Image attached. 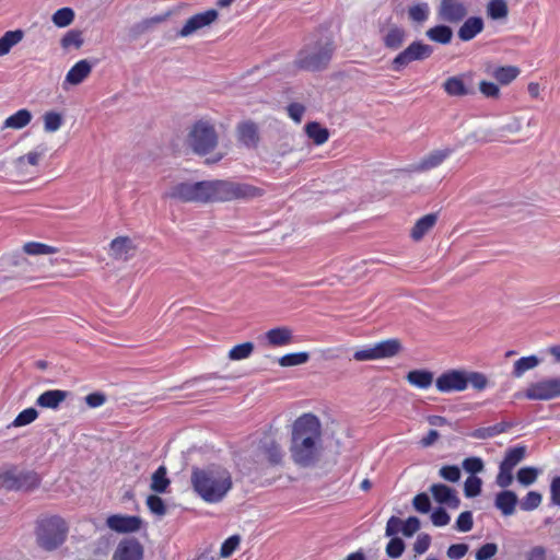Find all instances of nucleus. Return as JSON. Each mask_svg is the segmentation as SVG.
<instances>
[{"label": "nucleus", "instance_id": "nucleus-1", "mask_svg": "<svg viewBox=\"0 0 560 560\" xmlns=\"http://www.w3.org/2000/svg\"><path fill=\"white\" fill-rule=\"evenodd\" d=\"M320 436L322 425L315 415L303 413L293 422L289 451L295 465L316 466L320 459Z\"/></svg>", "mask_w": 560, "mask_h": 560}, {"label": "nucleus", "instance_id": "nucleus-2", "mask_svg": "<svg viewBox=\"0 0 560 560\" xmlns=\"http://www.w3.org/2000/svg\"><path fill=\"white\" fill-rule=\"evenodd\" d=\"M190 482L194 491L208 503L221 502L233 486L231 474L220 466L192 467Z\"/></svg>", "mask_w": 560, "mask_h": 560}, {"label": "nucleus", "instance_id": "nucleus-3", "mask_svg": "<svg viewBox=\"0 0 560 560\" xmlns=\"http://www.w3.org/2000/svg\"><path fill=\"white\" fill-rule=\"evenodd\" d=\"M205 203L223 202L236 199L249 200L262 196L264 190L259 187L235 183L231 180H203Z\"/></svg>", "mask_w": 560, "mask_h": 560}, {"label": "nucleus", "instance_id": "nucleus-4", "mask_svg": "<svg viewBox=\"0 0 560 560\" xmlns=\"http://www.w3.org/2000/svg\"><path fill=\"white\" fill-rule=\"evenodd\" d=\"M335 51L331 39H318L301 48L294 60L295 68L304 71L317 72L325 70Z\"/></svg>", "mask_w": 560, "mask_h": 560}, {"label": "nucleus", "instance_id": "nucleus-5", "mask_svg": "<svg viewBox=\"0 0 560 560\" xmlns=\"http://www.w3.org/2000/svg\"><path fill=\"white\" fill-rule=\"evenodd\" d=\"M68 526L65 520L54 515L37 521L36 539L45 550H55L66 540Z\"/></svg>", "mask_w": 560, "mask_h": 560}, {"label": "nucleus", "instance_id": "nucleus-6", "mask_svg": "<svg viewBox=\"0 0 560 560\" xmlns=\"http://www.w3.org/2000/svg\"><path fill=\"white\" fill-rule=\"evenodd\" d=\"M187 142L196 154L202 156L215 149L218 133L210 122L198 120L190 129Z\"/></svg>", "mask_w": 560, "mask_h": 560}, {"label": "nucleus", "instance_id": "nucleus-7", "mask_svg": "<svg viewBox=\"0 0 560 560\" xmlns=\"http://www.w3.org/2000/svg\"><path fill=\"white\" fill-rule=\"evenodd\" d=\"M433 46L422 40H413L390 61L389 68L395 72H401L413 61H423L432 56Z\"/></svg>", "mask_w": 560, "mask_h": 560}, {"label": "nucleus", "instance_id": "nucleus-8", "mask_svg": "<svg viewBox=\"0 0 560 560\" xmlns=\"http://www.w3.org/2000/svg\"><path fill=\"white\" fill-rule=\"evenodd\" d=\"M39 483L40 478L35 471L12 468L0 474V487L8 490L31 491Z\"/></svg>", "mask_w": 560, "mask_h": 560}, {"label": "nucleus", "instance_id": "nucleus-9", "mask_svg": "<svg viewBox=\"0 0 560 560\" xmlns=\"http://www.w3.org/2000/svg\"><path fill=\"white\" fill-rule=\"evenodd\" d=\"M205 182L188 183L183 182L173 185L166 192L165 197L180 202H199L205 203Z\"/></svg>", "mask_w": 560, "mask_h": 560}, {"label": "nucleus", "instance_id": "nucleus-10", "mask_svg": "<svg viewBox=\"0 0 560 560\" xmlns=\"http://www.w3.org/2000/svg\"><path fill=\"white\" fill-rule=\"evenodd\" d=\"M524 395L532 400H550L560 397V377L533 383Z\"/></svg>", "mask_w": 560, "mask_h": 560}, {"label": "nucleus", "instance_id": "nucleus-11", "mask_svg": "<svg viewBox=\"0 0 560 560\" xmlns=\"http://www.w3.org/2000/svg\"><path fill=\"white\" fill-rule=\"evenodd\" d=\"M435 387L440 393L448 394L454 392H464L465 369H450L440 374L435 380Z\"/></svg>", "mask_w": 560, "mask_h": 560}, {"label": "nucleus", "instance_id": "nucleus-12", "mask_svg": "<svg viewBox=\"0 0 560 560\" xmlns=\"http://www.w3.org/2000/svg\"><path fill=\"white\" fill-rule=\"evenodd\" d=\"M218 18L219 12L215 9H209L205 12L197 13L186 21L177 35L180 37H187L198 30L211 25L218 20Z\"/></svg>", "mask_w": 560, "mask_h": 560}, {"label": "nucleus", "instance_id": "nucleus-13", "mask_svg": "<svg viewBox=\"0 0 560 560\" xmlns=\"http://www.w3.org/2000/svg\"><path fill=\"white\" fill-rule=\"evenodd\" d=\"M468 13L466 4L459 0H441L439 18L444 22L459 23Z\"/></svg>", "mask_w": 560, "mask_h": 560}, {"label": "nucleus", "instance_id": "nucleus-14", "mask_svg": "<svg viewBox=\"0 0 560 560\" xmlns=\"http://www.w3.org/2000/svg\"><path fill=\"white\" fill-rule=\"evenodd\" d=\"M430 492L441 505H446L450 509H458L460 505L456 490L445 483H433L430 487Z\"/></svg>", "mask_w": 560, "mask_h": 560}, {"label": "nucleus", "instance_id": "nucleus-15", "mask_svg": "<svg viewBox=\"0 0 560 560\" xmlns=\"http://www.w3.org/2000/svg\"><path fill=\"white\" fill-rule=\"evenodd\" d=\"M106 525L116 533H132L140 528V517L114 514L107 517Z\"/></svg>", "mask_w": 560, "mask_h": 560}, {"label": "nucleus", "instance_id": "nucleus-16", "mask_svg": "<svg viewBox=\"0 0 560 560\" xmlns=\"http://www.w3.org/2000/svg\"><path fill=\"white\" fill-rule=\"evenodd\" d=\"M137 254V245L128 236H119L112 241L109 255L117 260H128Z\"/></svg>", "mask_w": 560, "mask_h": 560}, {"label": "nucleus", "instance_id": "nucleus-17", "mask_svg": "<svg viewBox=\"0 0 560 560\" xmlns=\"http://www.w3.org/2000/svg\"><path fill=\"white\" fill-rule=\"evenodd\" d=\"M238 141L246 148L255 149L260 141L258 126L253 120L242 121L236 127Z\"/></svg>", "mask_w": 560, "mask_h": 560}, {"label": "nucleus", "instance_id": "nucleus-18", "mask_svg": "<svg viewBox=\"0 0 560 560\" xmlns=\"http://www.w3.org/2000/svg\"><path fill=\"white\" fill-rule=\"evenodd\" d=\"M483 28L485 22L481 16H469L458 28L457 36L462 42H469L480 34Z\"/></svg>", "mask_w": 560, "mask_h": 560}, {"label": "nucleus", "instance_id": "nucleus-19", "mask_svg": "<svg viewBox=\"0 0 560 560\" xmlns=\"http://www.w3.org/2000/svg\"><path fill=\"white\" fill-rule=\"evenodd\" d=\"M518 503L517 494L509 489L501 490L495 494L494 506L503 516H511L515 513Z\"/></svg>", "mask_w": 560, "mask_h": 560}, {"label": "nucleus", "instance_id": "nucleus-20", "mask_svg": "<svg viewBox=\"0 0 560 560\" xmlns=\"http://www.w3.org/2000/svg\"><path fill=\"white\" fill-rule=\"evenodd\" d=\"M113 560H140V542L135 539H122L114 555Z\"/></svg>", "mask_w": 560, "mask_h": 560}, {"label": "nucleus", "instance_id": "nucleus-21", "mask_svg": "<svg viewBox=\"0 0 560 560\" xmlns=\"http://www.w3.org/2000/svg\"><path fill=\"white\" fill-rule=\"evenodd\" d=\"M407 38V31L396 24L392 25L383 35L382 40L385 48L389 50H398L402 47Z\"/></svg>", "mask_w": 560, "mask_h": 560}, {"label": "nucleus", "instance_id": "nucleus-22", "mask_svg": "<svg viewBox=\"0 0 560 560\" xmlns=\"http://www.w3.org/2000/svg\"><path fill=\"white\" fill-rule=\"evenodd\" d=\"M407 382L421 389L429 388L434 381V373L427 369H415L407 373L406 375Z\"/></svg>", "mask_w": 560, "mask_h": 560}, {"label": "nucleus", "instance_id": "nucleus-23", "mask_svg": "<svg viewBox=\"0 0 560 560\" xmlns=\"http://www.w3.org/2000/svg\"><path fill=\"white\" fill-rule=\"evenodd\" d=\"M439 219L438 213H428L418 219L410 231V237L418 242L436 224Z\"/></svg>", "mask_w": 560, "mask_h": 560}, {"label": "nucleus", "instance_id": "nucleus-24", "mask_svg": "<svg viewBox=\"0 0 560 560\" xmlns=\"http://www.w3.org/2000/svg\"><path fill=\"white\" fill-rule=\"evenodd\" d=\"M513 427H514L513 422L501 421L499 423H495L494 425L475 429L470 433V436L474 439H478V440H487V439L494 438L501 433H504Z\"/></svg>", "mask_w": 560, "mask_h": 560}, {"label": "nucleus", "instance_id": "nucleus-25", "mask_svg": "<svg viewBox=\"0 0 560 560\" xmlns=\"http://www.w3.org/2000/svg\"><path fill=\"white\" fill-rule=\"evenodd\" d=\"M266 339L272 347H282L290 345L293 340L292 330L289 327H276L266 332Z\"/></svg>", "mask_w": 560, "mask_h": 560}, {"label": "nucleus", "instance_id": "nucleus-26", "mask_svg": "<svg viewBox=\"0 0 560 560\" xmlns=\"http://www.w3.org/2000/svg\"><path fill=\"white\" fill-rule=\"evenodd\" d=\"M170 487L171 479L167 476V468L161 465L151 476L150 489L155 493H167L170 492Z\"/></svg>", "mask_w": 560, "mask_h": 560}, {"label": "nucleus", "instance_id": "nucleus-27", "mask_svg": "<svg viewBox=\"0 0 560 560\" xmlns=\"http://www.w3.org/2000/svg\"><path fill=\"white\" fill-rule=\"evenodd\" d=\"M67 395V392L60 389L46 390L38 396L36 405L42 408L56 409L62 401H65Z\"/></svg>", "mask_w": 560, "mask_h": 560}, {"label": "nucleus", "instance_id": "nucleus-28", "mask_svg": "<svg viewBox=\"0 0 560 560\" xmlns=\"http://www.w3.org/2000/svg\"><path fill=\"white\" fill-rule=\"evenodd\" d=\"M376 354L380 359H388L397 355L404 349L402 343L397 338L386 339L375 345Z\"/></svg>", "mask_w": 560, "mask_h": 560}, {"label": "nucleus", "instance_id": "nucleus-29", "mask_svg": "<svg viewBox=\"0 0 560 560\" xmlns=\"http://www.w3.org/2000/svg\"><path fill=\"white\" fill-rule=\"evenodd\" d=\"M92 71V65L83 59L78 61L67 73L66 82L72 85L80 84Z\"/></svg>", "mask_w": 560, "mask_h": 560}, {"label": "nucleus", "instance_id": "nucleus-30", "mask_svg": "<svg viewBox=\"0 0 560 560\" xmlns=\"http://www.w3.org/2000/svg\"><path fill=\"white\" fill-rule=\"evenodd\" d=\"M304 131L308 139L316 145L324 144L329 139V130L318 121H310L304 126Z\"/></svg>", "mask_w": 560, "mask_h": 560}, {"label": "nucleus", "instance_id": "nucleus-31", "mask_svg": "<svg viewBox=\"0 0 560 560\" xmlns=\"http://www.w3.org/2000/svg\"><path fill=\"white\" fill-rule=\"evenodd\" d=\"M452 153V149L435 150L421 159L417 170L429 171L443 163V161Z\"/></svg>", "mask_w": 560, "mask_h": 560}, {"label": "nucleus", "instance_id": "nucleus-32", "mask_svg": "<svg viewBox=\"0 0 560 560\" xmlns=\"http://www.w3.org/2000/svg\"><path fill=\"white\" fill-rule=\"evenodd\" d=\"M425 36L438 44L447 45L452 42L453 30L446 24H438L425 32Z\"/></svg>", "mask_w": 560, "mask_h": 560}, {"label": "nucleus", "instance_id": "nucleus-33", "mask_svg": "<svg viewBox=\"0 0 560 560\" xmlns=\"http://www.w3.org/2000/svg\"><path fill=\"white\" fill-rule=\"evenodd\" d=\"M32 118L33 115L28 109H20L4 120L2 129H22L31 122Z\"/></svg>", "mask_w": 560, "mask_h": 560}, {"label": "nucleus", "instance_id": "nucleus-34", "mask_svg": "<svg viewBox=\"0 0 560 560\" xmlns=\"http://www.w3.org/2000/svg\"><path fill=\"white\" fill-rule=\"evenodd\" d=\"M444 91L450 96H465L472 93L465 84L462 77H450L443 83Z\"/></svg>", "mask_w": 560, "mask_h": 560}, {"label": "nucleus", "instance_id": "nucleus-35", "mask_svg": "<svg viewBox=\"0 0 560 560\" xmlns=\"http://www.w3.org/2000/svg\"><path fill=\"white\" fill-rule=\"evenodd\" d=\"M264 454L271 466L281 465L283 462V452L281 446L275 441L264 442L261 445Z\"/></svg>", "mask_w": 560, "mask_h": 560}, {"label": "nucleus", "instance_id": "nucleus-36", "mask_svg": "<svg viewBox=\"0 0 560 560\" xmlns=\"http://www.w3.org/2000/svg\"><path fill=\"white\" fill-rule=\"evenodd\" d=\"M160 493H151L145 498V504L151 514L158 518H162L167 513L166 502L159 495Z\"/></svg>", "mask_w": 560, "mask_h": 560}, {"label": "nucleus", "instance_id": "nucleus-37", "mask_svg": "<svg viewBox=\"0 0 560 560\" xmlns=\"http://www.w3.org/2000/svg\"><path fill=\"white\" fill-rule=\"evenodd\" d=\"M540 363V359L535 355L522 357L514 362L512 375L521 377L526 371L535 369Z\"/></svg>", "mask_w": 560, "mask_h": 560}, {"label": "nucleus", "instance_id": "nucleus-38", "mask_svg": "<svg viewBox=\"0 0 560 560\" xmlns=\"http://www.w3.org/2000/svg\"><path fill=\"white\" fill-rule=\"evenodd\" d=\"M23 35L21 30L5 32L4 35L0 37V56L9 54L11 48L22 40Z\"/></svg>", "mask_w": 560, "mask_h": 560}, {"label": "nucleus", "instance_id": "nucleus-39", "mask_svg": "<svg viewBox=\"0 0 560 560\" xmlns=\"http://www.w3.org/2000/svg\"><path fill=\"white\" fill-rule=\"evenodd\" d=\"M526 456V446L524 445H516L513 447H509L505 452V455L501 462V464L511 467L514 469V467L522 462Z\"/></svg>", "mask_w": 560, "mask_h": 560}, {"label": "nucleus", "instance_id": "nucleus-40", "mask_svg": "<svg viewBox=\"0 0 560 560\" xmlns=\"http://www.w3.org/2000/svg\"><path fill=\"white\" fill-rule=\"evenodd\" d=\"M465 384L466 388L470 385L474 389L481 392L488 387L489 380L481 372L465 370Z\"/></svg>", "mask_w": 560, "mask_h": 560}, {"label": "nucleus", "instance_id": "nucleus-41", "mask_svg": "<svg viewBox=\"0 0 560 560\" xmlns=\"http://www.w3.org/2000/svg\"><path fill=\"white\" fill-rule=\"evenodd\" d=\"M520 74V69L515 66H501L493 71L494 79L502 85L510 84Z\"/></svg>", "mask_w": 560, "mask_h": 560}, {"label": "nucleus", "instance_id": "nucleus-42", "mask_svg": "<svg viewBox=\"0 0 560 560\" xmlns=\"http://www.w3.org/2000/svg\"><path fill=\"white\" fill-rule=\"evenodd\" d=\"M509 14V8L505 0H490L487 4V15L491 20H502Z\"/></svg>", "mask_w": 560, "mask_h": 560}, {"label": "nucleus", "instance_id": "nucleus-43", "mask_svg": "<svg viewBox=\"0 0 560 560\" xmlns=\"http://www.w3.org/2000/svg\"><path fill=\"white\" fill-rule=\"evenodd\" d=\"M255 345L252 341H246L234 346L229 351V359L232 361H240L250 357L254 352Z\"/></svg>", "mask_w": 560, "mask_h": 560}, {"label": "nucleus", "instance_id": "nucleus-44", "mask_svg": "<svg viewBox=\"0 0 560 560\" xmlns=\"http://www.w3.org/2000/svg\"><path fill=\"white\" fill-rule=\"evenodd\" d=\"M310 360V353L305 351L293 352L282 355L278 359L281 366H296L306 363Z\"/></svg>", "mask_w": 560, "mask_h": 560}, {"label": "nucleus", "instance_id": "nucleus-45", "mask_svg": "<svg viewBox=\"0 0 560 560\" xmlns=\"http://www.w3.org/2000/svg\"><path fill=\"white\" fill-rule=\"evenodd\" d=\"M390 540L387 542L385 551L388 558L398 559L402 556L406 544L402 538L398 536H389Z\"/></svg>", "mask_w": 560, "mask_h": 560}, {"label": "nucleus", "instance_id": "nucleus-46", "mask_svg": "<svg viewBox=\"0 0 560 560\" xmlns=\"http://www.w3.org/2000/svg\"><path fill=\"white\" fill-rule=\"evenodd\" d=\"M430 13V8L427 2H420L415 5L409 7L408 16L411 21L417 23H423L428 20Z\"/></svg>", "mask_w": 560, "mask_h": 560}, {"label": "nucleus", "instance_id": "nucleus-47", "mask_svg": "<svg viewBox=\"0 0 560 560\" xmlns=\"http://www.w3.org/2000/svg\"><path fill=\"white\" fill-rule=\"evenodd\" d=\"M538 474L539 470L536 467L526 466L517 470L516 479L522 486L528 487L536 481Z\"/></svg>", "mask_w": 560, "mask_h": 560}, {"label": "nucleus", "instance_id": "nucleus-48", "mask_svg": "<svg viewBox=\"0 0 560 560\" xmlns=\"http://www.w3.org/2000/svg\"><path fill=\"white\" fill-rule=\"evenodd\" d=\"M482 491V479L478 476H469L464 483V494L466 498H476Z\"/></svg>", "mask_w": 560, "mask_h": 560}, {"label": "nucleus", "instance_id": "nucleus-49", "mask_svg": "<svg viewBox=\"0 0 560 560\" xmlns=\"http://www.w3.org/2000/svg\"><path fill=\"white\" fill-rule=\"evenodd\" d=\"M23 250L27 255H50L58 252L56 247L37 242H28L24 244Z\"/></svg>", "mask_w": 560, "mask_h": 560}, {"label": "nucleus", "instance_id": "nucleus-50", "mask_svg": "<svg viewBox=\"0 0 560 560\" xmlns=\"http://www.w3.org/2000/svg\"><path fill=\"white\" fill-rule=\"evenodd\" d=\"M51 20L56 26L66 27L73 22L74 12L71 8H62L54 13Z\"/></svg>", "mask_w": 560, "mask_h": 560}, {"label": "nucleus", "instance_id": "nucleus-51", "mask_svg": "<svg viewBox=\"0 0 560 560\" xmlns=\"http://www.w3.org/2000/svg\"><path fill=\"white\" fill-rule=\"evenodd\" d=\"M43 120L44 129L46 132L57 131L63 122L61 114L57 112H46L43 116Z\"/></svg>", "mask_w": 560, "mask_h": 560}, {"label": "nucleus", "instance_id": "nucleus-52", "mask_svg": "<svg viewBox=\"0 0 560 560\" xmlns=\"http://www.w3.org/2000/svg\"><path fill=\"white\" fill-rule=\"evenodd\" d=\"M542 500V495L538 491H529L521 501L520 508L523 511H533L537 509Z\"/></svg>", "mask_w": 560, "mask_h": 560}, {"label": "nucleus", "instance_id": "nucleus-53", "mask_svg": "<svg viewBox=\"0 0 560 560\" xmlns=\"http://www.w3.org/2000/svg\"><path fill=\"white\" fill-rule=\"evenodd\" d=\"M513 468L508 467L500 463L499 465V472L495 478V483L502 488V490H505L513 482Z\"/></svg>", "mask_w": 560, "mask_h": 560}, {"label": "nucleus", "instance_id": "nucleus-54", "mask_svg": "<svg viewBox=\"0 0 560 560\" xmlns=\"http://www.w3.org/2000/svg\"><path fill=\"white\" fill-rule=\"evenodd\" d=\"M412 506L417 512L421 514L431 512L432 504L429 494L427 492H420L416 494L412 499Z\"/></svg>", "mask_w": 560, "mask_h": 560}, {"label": "nucleus", "instance_id": "nucleus-55", "mask_svg": "<svg viewBox=\"0 0 560 560\" xmlns=\"http://www.w3.org/2000/svg\"><path fill=\"white\" fill-rule=\"evenodd\" d=\"M83 44L82 32L79 30H71L66 33L61 39V46L63 48H80Z\"/></svg>", "mask_w": 560, "mask_h": 560}, {"label": "nucleus", "instance_id": "nucleus-56", "mask_svg": "<svg viewBox=\"0 0 560 560\" xmlns=\"http://www.w3.org/2000/svg\"><path fill=\"white\" fill-rule=\"evenodd\" d=\"M462 467L466 472H469L470 476H476L483 470L485 464L480 457L471 456L463 460Z\"/></svg>", "mask_w": 560, "mask_h": 560}, {"label": "nucleus", "instance_id": "nucleus-57", "mask_svg": "<svg viewBox=\"0 0 560 560\" xmlns=\"http://www.w3.org/2000/svg\"><path fill=\"white\" fill-rule=\"evenodd\" d=\"M439 475L448 482H458L462 477V471L457 465H444L440 468Z\"/></svg>", "mask_w": 560, "mask_h": 560}, {"label": "nucleus", "instance_id": "nucleus-58", "mask_svg": "<svg viewBox=\"0 0 560 560\" xmlns=\"http://www.w3.org/2000/svg\"><path fill=\"white\" fill-rule=\"evenodd\" d=\"M455 529L462 533H467L474 527V518L471 511L462 512L455 522Z\"/></svg>", "mask_w": 560, "mask_h": 560}, {"label": "nucleus", "instance_id": "nucleus-59", "mask_svg": "<svg viewBox=\"0 0 560 560\" xmlns=\"http://www.w3.org/2000/svg\"><path fill=\"white\" fill-rule=\"evenodd\" d=\"M241 542V536L240 535H232L228 537L221 545L220 549V556L222 558H229L231 557L236 548L238 547Z\"/></svg>", "mask_w": 560, "mask_h": 560}, {"label": "nucleus", "instance_id": "nucleus-60", "mask_svg": "<svg viewBox=\"0 0 560 560\" xmlns=\"http://www.w3.org/2000/svg\"><path fill=\"white\" fill-rule=\"evenodd\" d=\"M37 417H38V412L35 408L31 407V408L24 409L16 416V418L12 422V425L13 427H23V425L30 424L33 421H35L37 419Z\"/></svg>", "mask_w": 560, "mask_h": 560}, {"label": "nucleus", "instance_id": "nucleus-61", "mask_svg": "<svg viewBox=\"0 0 560 560\" xmlns=\"http://www.w3.org/2000/svg\"><path fill=\"white\" fill-rule=\"evenodd\" d=\"M431 521L434 526L442 527L450 523L451 516L445 508L438 506L431 512Z\"/></svg>", "mask_w": 560, "mask_h": 560}, {"label": "nucleus", "instance_id": "nucleus-62", "mask_svg": "<svg viewBox=\"0 0 560 560\" xmlns=\"http://www.w3.org/2000/svg\"><path fill=\"white\" fill-rule=\"evenodd\" d=\"M498 552V545L495 542H487L477 549L476 560H490Z\"/></svg>", "mask_w": 560, "mask_h": 560}, {"label": "nucleus", "instance_id": "nucleus-63", "mask_svg": "<svg viewBox=\"0 0 560 560\" xmlns=\"http://www.w3.org/2000/svg\"><path fill=\"white\" fill-rule=\"evenodd\" d=\"M402 535L405 537L413 536L421 527V522L417 516H409L406 521H402Z\"/></svg>", "mask_w": 560, "mask_h": 560}, {"label": "nucleus", "instance_id": "nucleus-64", "mask_svg": "<svg viewBox=\"0 0 560 560\" xmlns=\"http://www.w3.org/2000/svg\"><path fill=\"white\" fill-rule=\"evenodd\" d=\"M468 549H469V547L467 544H464V542L452 544L447 548L446 555L450 559L459 560L466 556V553L468 552Z\"/></svg>", "mask_w": 560, "mask_h": 560}]
</instances>
